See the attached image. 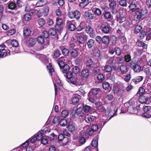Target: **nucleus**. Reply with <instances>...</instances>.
Returning <instances> with one entry per match:
<instances>
[{"label":"nucleus","mask_w":151,"mask_h":151,"mask_svg":"<svg viewBox=\"0 0 151 151\" xmlns=\"http://www.w3.org/2000/svg\"><path fill=\"white\" fill-rule=\"evenodd\" d=\"M99 126L97 124H93L91 127L89 125L86 126L84 128V130L90 136L92 135L94 133L96 132L99 128Z\"/></svg>","instance_id":"f257e3e1"},{"label":"nucleus","mask_w":151,"mask_h":151,"mask_svg":"<svg viewBox=\"0 0 151 151\" xmlns=\"http://www.w3.org/2000/svg\"><path fill=\"white\" fill-rule=\"evenodd\" d=\"M147 13V10L145 9L137 10L135 12V16L136 20H139L144 19Z\"/></svg>","instance_id":"f03ea898"},{"label":"nucleus","mask_w":151,"mask_h":151,"mask_svg":"<svg viewBox=\"0 0 151 151\" xmlns=\"http://www.w3.org/2000/svg\"><path fill=\"white\" fill-rule=\"evenodd\" d=\"M6 48L4 44L0 45V58H4L6 57L8 54L10 55V50Z\"/></svg>","instance_id":"7ed1b4c3"},{"label":"nucleus","mask_w":151,"mask_h":151,"mask_svg":"<svg viewBox=\"0 0 151 151\" xmlns=\"http://www.w3.org/2000/svg\"><path fill=\"white\" fill-rule=\"evenodd\" d=\"M130 67L135 72H139L142 70V67L139 65L137 62L132 60L130 63Z\"/></svg>","instance_id":"20e7f679"},{"label":"nucleus","mask_w":151,"mask_h":151,"mask_svg":"<svg viewBox=\"0 0 151 151\" xmlns=\"http://www.w3.org/2000/svg\"><path fill=\"white\" fill-rule=\"evenodd\" d=\"M109 7L113 14H115L117 12V10L116 8V1L115 0H109Z\"/></svg>","instance_id":"39448f33"},{"label":"nucleus","mask_w":151,"mask_h":151,"mask_svg":"<svg viewBox=\"0 0 151 151\" xmlns=\"http://www.w3.org/2000/svg\"><path fill=\"white\" fill-rule=\"evenodd\" d=\"M144 113L142 114L143 116L147 118L151 117V106H146L143 108Z\"/></svg>","instance_id":"423d86ee"},{"label":"nucleus","mask_w":151,"mask_h":151,"mask_svg":"<svg viewBox=\"0 0 151 151\" xmlns=\"http://www.w3.org/2000/svg\"><path fill=\"white\" fill-rule=\"evenodd\" d=\"M108 52L111 55H113L115 52L116 54L118 56H120L121 54L120 49L119 47L116 46L114 47H109Z\"/></svg>","instance_id":"0eeeda50"},{"label":"nucleus","mask_w":151,"mask_h":151,"mask_svg":"<svg viewBox=\"0 0 151 151\" xmlns=\"http://www.w3.org/2000/svg\"><path fill=\"white\" fill-rule=\"evenodd\" d=\"M56 24L55 26V29L57 30L60 31L62 30L64 26V24L61 19L58 18L56 19Z\"/></svg>","instance_id":"6e6552de"},{"label":"nucleus","mask_w":151,"mask_h":151,"mask_svg":"<svg viewBox=\"0 0 151 151\" xmlns=\"http://www.w3.org/2000/svg\"><path fill=\"white\" fill-rule=\"evenodd\" d=\"M81 14L79 11L76 10L71 12L69 13L68 17L71 19L75 18L77 20H78L80 17Z\"/></svg>","instance_id":"1a4fd4ad"},{"label":"nucleus","mask_w":151,"mask_h":151,"mask_svg":"<svg viewBox=\"0 0 151 151\" xmlns=\"http://www.w3.org/2000/svg\"><path fill=\"white\" fill-rule=\"evenodd\" d=\"M101 28L102 32L105 34H109L111 29V27L108 24H102Z\"/></svg>","instance_id":"9d476101"},{"label":"nucleus","mask_w":151,"mask_h":151,"mask_svg":"<svg viewBox=\"0 0 151 151\" xmlns=\"http://www.w3.org/2000/svg\"><path fill=\"white\" fill-rule=\"evenodd\" d=\"M88 36L84 33L79 36L77 38V40L79 44L83 45L88 38Z\"/></svg>","instance_id":"9b49d317"},{"label":"nucleus","mask_w":151,"mask_h":151,"mask_svg":"<svg viewBox=\"0 0 151 151\" xmlns=\"http://www.w3.org/2000/svg\"><path fill=\"white\" fill-rule=\"evenodd\" d=\"M86 32L89 34L91 38L94 37L95 34L93 32V29L89 25H88L85 27Z\"/></svg>","instance_id":"f8f14e48"},{"label":"nucleus","mask_w":151,"mask_h":151,"mask_svg":"<svg viewBox=\"0 0 151 151\" xmlns=\"http://www.w3.org/2000/svg\"><path fill=\"white\" fill-rule=\"evenodd\" d=\"M68 81H69V82L71 83L74 85H82L83 84V81H81V80H78L76 78L74 77H72L71 78L69 79Z\"/></svg>","instance_id":"ddd939ff"},{"label":"nucleus","mask_w":151,"mask_h":151,"mask_svg":"<svg viewBox=\"0 0 151 151\" xmlns=\"http://www.w3.org/2000/svg\"><path fill=\"white\" fill-rule=\"evenodd\" d=\"M96 42L95 40L92 39H89L86 43L88 48L91 49L94 47L96 45Z\"/></svg>","instance_id":"4468645a"},{"label":"nucleus","mask_w":151,"mask_h":151,"mask_svg":"<svg viewBox=\"0 0 151 151\" xmlns=\"http://www.w3.org/2000/svg\"><path fill=\"white\" fill-rule=\"evenodd\" d=\"M89 69L87 68L83 69L81 71V78H88L89 76Z\"/></svg>","instance_id":"2eb2a0df"},{"label":"nucleus","mask_w":151,"mask_h":151,"mask_svg":"<svg viewBox=\"0 0 151 151\" xmlns=\"http://www.w3.org/2000/svg\"><path fill=\"white\" fill-rule=\"evenodd\" d=\"M97 118L96 116L92 115H90L86 117L85 121L88 123L94 122L96 121Z\"/></svg>","instance_id":"dca6fc26"},{"label":"nucleus","mask_w":151,"mask_h":151,"mask_svg":"<svg viewBox=\"0 0 151 151\" xmlns=\"http://www.w3.org/2000/svg\"><path fill=\"white\" fill-rule=\"evenodd\" d=\"M102 86L104 90H107L108 92H110L111 90L112 85L108 82H104L102 84Z\"/></svg>","instance_id":"f3484780"},{"label":"nucleus","mask_w":151,"mask_h":151,"mask_svg":"<svg viewBox=\"0 0 151 151\" xmlns=\"http://www.w3.org/2000/svg\"><path fill=\"white\" fill-rule=\"evenodd\" d=\"M67 27L68 29L71 31H73L76 29V26L71 21H69L67 22Z\"/></svg>","instance_id":"a211bd4d"},{"label":"nucleus","mask_w":151,"mask_h":151,"mask_svg":"<svg viewBox=\"0 0 151 151\" xmlns=\"http://www.w3.org/2000/svg\"><path fill=\"white\" fill-rule=\"evenodd\" d=\"M94 62L91 58L87 60L86 63V67L88 68V69H90L93 68L94 67Z\"/></svg>","instance_id":"6ab92c4d"},{"label":"nucleus","mask_w":151,"mask_h":151,"mask_svg":"<svg viewBox=\"0 0 151 151\" xmlns=\"http://www.w3.org/2000/svg\"><path fill=\"white\" fill-rule=\"evenodd\" d=\"M100 91L101 90L99 88H93L90 90L88 93L95 96H96L99 93Z\"/></svg>","instance_id":"aec40b11"},{"label":"nucleus","mask_w":151,"mask_h":151,"mask_svg":"<svg viewBox=\"0 0 151 151\" xmlns=\"http://www.w3.org/2000/svg\"><path fill=\"white\" fill-rule=\"evenodd\" d=\"M45 132V131L41 130L38 132L36 134H35L36 138L37 139V140L39 141L41 140L43 137V135Z\"/></svg>","instance_id":"412c9836"},{"label":"nucleus","mask_w":151,"mask_h":151,"mask_svg":"<svg viewBox=\"0 0 151 151\" xmlns=\"http://www.w3.org/2000/svg\"><path fill=\"white\" fill-rule=\"evenodd\" d=\"M101 43L108 45L109 43L110 38L109 36L104 35L102 37Z\"/></svg>","instance_id":"4be33fe9"},{"label":"nucleus","mask_w":151,"mask_h":151,"mask_svg":"<svg viewBox=\"0 0 151 151\" xmlns=\"http://www.w3.org/2000/svg\"><path fill=\"white\" fill-rule=\"evenodd\" d=\"M142 70L145 73L147 78H150L151 77V71L149 67L143 68Z\"/></svg>","instance_id":"5701e85b"},{"label":"nucleus","mask_w":151,"mask_h":151,"mask_svg":"<svg viewBox=\"0 0 151 151\" xmlns=\"http://www.w3.org/2000/svg\"><path fill=\"white\" fill-rule=\"evenodd\" d=\"M103 14L104 17L106 19L110 20L113 19V16L111 15L110 12H105L103 13Z\"/></svg>","instance_id":"b1692460"},{"label":"nucleus","mask_w":151,"mask_h":151,"mask_svg":"<svg viewBox=\"0 0 151 151\" xmlns=\"http://www.w3.org/2000/svg\"><path fill=\"white\" fill-rule=\"evenodd\" d=\"M84 15L87 19L90 20L93 19L94 18V14L88 11L85 12Z\"/></svg>","instance_id":"393cba45"},{"label":"nucleus","mask_w":151,"mask_h":151,"mask_svg":"<svg viewBox=\"0 0 151 151\" xmlns=\"http://www.w3.org/2000/svg\"><path fill=\"white\" fill-rule=\"evenodd\" d=\"M81 98V96L78 95L76 94L72 99V102L74 104H78L79 101V99Z\"/></svg>","instance_id":"a878e982"},{"label":"nucleus","mask_w":151,"mask_h":151,"mask_svg":"<svg viewBox=\"0 0 151 151\" xmlns=\"http://www.w3.org/2000/svg\"><path fill=\"white\" fill-rule=\"evenodd\" d=\"M128 7L130 10L133 12H135L136 10L139 9V8L135 3L130 5Z\"/></svg>","instance_id":"bb28decb"},{"label":"nucleus","mask_w":151,"mask_h":151,"mask_svg":"<svg viewBox=\"0 0 151 151\" xmlns=\"http://www.w3.org/2000/svg\"><path fill=\"white\" fill-rule=\"evenodd\" d=\"M119 70L121 72V74H123L127 72L128 69L127 66L125 65H122L119 67Z\"/></svg>","instance_id":"cd10ccee"},{"label":"nucleus","mask_w":151,"mask_h":151,"mask_svg":"<svg viewBox=\"0 0 151 151\" xmlns=\"http://www.w3.org/2000/svg\"><path fill=\"white\" fill-rule=\"evenodd\" d=\"M136 44L139 47H142L143 49H146L147 48V45L140 40H137L136 43Z\"/></svg>","instance_id":"c85d7f7f"},{"label":"nucleus","mask_w":151,"mask_h":151,"mask_svg":"<svg viewBox=\"0 0 151 151\" xmlns=\"http://www.w3.org/2000/svg\"><path fill=\"white\" fill-rule=\"evenodd\" d=\"M67 128L69 132H73L75 130L76 127L73 124L68 123Z\"/></svg>","instance_id":"c756f323"},{"label":"nucleus","mask_w":151,"mask_h":151,"mask_svg":"<svg viewBox=\"0 0 151 151\" xmlns=\"http://www.w3.org/2000/svg\"><path fill=\"white\" fill-rule=\"evenodd\" d=\"M92 73L95 76L98 75L99 74L101 73L100 67L99 66L95 67L93 70Z\"/></svg>","instance_id":"7c9ffc66"},{"label":"nucleus","mask_w":151,"mask_h":151,"mask_svg":"<svg viewBox=\"0 0 151 151\" xmlns=\"http://www.w3.org/2000/svg\"><path fill=\"white\" fill-rule=\"evenodd\" d=\"M86 26L83 22H81L79 25L76 27V30L77 31L80 32L85 28Z\"/></svg>","instance_id":"2f4dec72"},{"label":"nucleus","mask_w":151,"mask_h":151,"mask_svg":"<svg viewBox=\"0 0 151 151\" xmlns=\"http://www.w3.org/2000/svg\"><path fill=\"white\" fill-rule=\"evenodd\" d=\"M83 110V108L81 106L79 107L77 110L75 111V114L78 117L82 116V112Z\"/></svg>","instance_id":"473e14b6"},{"label":"nucleus","mask_w":151,"mask_h":151,"mask_svg":"<svg viewBox=\"0 0 151 151\" xmlns=\"http://www.w3.org/2000/svg\"><path fill=\"white\" fill-rule=\"evenodd\" d=\"M148 100V99L147 98L143 95L140 96L139 99V101L142 104L146 103Z\"/></svg>","instance_id":"72a5a7b5"},{"label":"nucleus","mask_w":151,"mask_h":151,"mask_svg":"<svg viewBox=\"0 0 151 151\" xmlns=\"http://www.w3.org/2000/svg\"><path fill=\"white\" fill-rule=\"evenodd\" d=\"M47 3L46 0H39L35 5L36 7H40L44 5Z\"/></svg>","instance_id":"f704fd0d"},{"label":"nucleus","mask_w":151,"mask_h":151,"mask_svg":"<svg viewBox=\"0 0 151 151\" xmlns=\"http://www.w3.org/2000/svg\"><path fill=\"white\" fill-rule=\"evenodd\" d=\"M112 71V67L111 66L107 65L104 67V72L108 73L109 74H111Z\"/></svg>","instance_id":"c9c22d12"},{"label":"nucleus","mask_w":151,"mask_h":151,"mask_svg":"<svg viewBox=\"0 0 151 151\" xmlns=\"http://www.w3.org/2000/svg\"><path fill=\"white\" fill-rule=\"evenodd\" d=\"M60 69L61 71L64 74L69 71L70 70L69 66L67 64H66L65 66H63L62 68H61Z\"/></svg>","instance_id":"e433bc0d"},{"label":"nucleus","mask_w":151,"mask_h":151,"mask_svg":"<svg viewBox=\"0 0 151 151\" xmlns=\"http://www.w3.org/2000/svg\"><path fill=\"white\" fill-rule=\"evenodd\" d=\"M48 138L49 139L53 142H56L57 141V136L55 135L54 133H52L50 135Z\"/></svg>","instance_id":"4c0bfd02"},{"label":"nucleus","mask_w":151,"mask_h":151,"mask_svg":"<svg viewBox=\"0 0 151 151\" xmlns=\"http://www.w3.org/2000/svg\"><path fill=\"white\" fill-rule=\"evenodd\" d=\"M71 56L73 58H76L78 56V52L77 50L75 49H72L70 52Z\"/></svg>","instance_id":"58836bf2"},{"label":"nucleus","mask_w":151,"mask_h":151,"mask_svg":"<svg viewBox=\"0 0 151 151\" xmlns=\"http://www.w3.org/2000/svg\"><path fill=\"white\" fill-rule=\"evenodd\" d=\"M92 10L94 14L97 16H100L102 13L101 10L98 8H95Z\"/></svg>","instance_id":"ea45409f"},{"label":"nucleus","mask_w":151,"mask_h":151,"mask_svg":"<svg viewBox=\"0 0 151 151\" xmlns=\"http://www.w3.org/2000/svg\"><path fill=\"white\" fill-rule=\"evenodd\" d=\"M146 40H149L151 39V29H148L146 31Z\"/></svg>","instance_id":"a19ab883"},{"label":"nucleus","mask_w":151,"mask_h":151,"mask_svg":"<svg viewBox=\"0 0 151 151\" xmlns=\"http://www.w3.org/2000/svg\"><path fill=\"white\" fill-rule=\"evenodd\" d=\"M73 73L69 71L64 74V76L67 79L68 81L73 77Z\"/></svg>","instance_id":"79ce46f5"},{"label":"nucleus","mask_w":151,"mask_h":151,"mask_svg":"<svg viewBox=\"0 0 151 151\" xmlns=\"http://www.w3.org/2000/svg\"><path fill=\"white\" fill-rule=\"evenodd\" d=\"M129 110L132 112H137L140 110V107L139 106L136 107L130 106L129 107Z\"/></svg>","instance_id":"37998d69"},{"label":"nucleus","mask_w":151,"mask_h":151,"mask_svg":"<svg viewBox=\"0 0 151 151\" xmlns=\"http://www.w3.org/2000/svg\"><path fill=\"white\" fill-rule=\"evenodd\" d=\"M47 68L48 70L50 75L51 76L52 74V72H54V70L52 68L51 64L49 63L48 65H47Z\"/></svg>","instance_id":"c03bdc74"},{"label":"nucleus","mask_w":151,"mask_h":151,"mask_svg":"<svg viewBox=\"0 0 151 151\" xmlns=\"http://www.w3.org/2000/svg\"><path fill=\"white\" fill-rule=\"evenodd\" d=\"M61 55L60 52L58 50H55L53 52L52 55L53 58H57L59 57Z\"/></svg>","instance_id":"a18cd8bd"},{"label":"nucleus","mask_w":151,"mask_h":151,"mask_svg":"<svg viewBox=\"0 0 151 151\" xmlns=\"http://www.w3.org/2000/svg\"><path fill=\"white\" fill-rule=\"evenodd\" d=\"M36 40L35 38H31L28 41L29 46L32 47L36 43Z\"/></svg>","instance_id":"49530a36"},{"label":"nucleus","mask_w":151,"mask_h":151,"mask_svg":"<svg viewBox=\"0 0 151 151\" xmlns=\"http://www.w3.org/2000/svg\"><path fill=\"white\" fill-rule=\"evenodd\" d=\"M86 139L84 137H81L78 139L79 144L78 145L80 146L83 145L86 142Z\"/></svg>","instance_id":"de8ad7c7"},{"label":"nucleus","mask_w":151,"mask_h":151,"mask_svg":"<svg viewBox=\"0 0 151 151\" xmlns=\"http://www.w3.org/2000/svg\"><path fill=\"white\" fill-rule=\"evenodd\" d=\"M72 71L73 73L75 74H78L80 72V69L78 66H75L72 68Z\"/></svg>","instance_id":"09e8293b"},{"label":"nucleus","mask_w":151,"mask_h":151,"mask_svg":"<svg viewBox=\"0 0 151 151\" xmlns=\"http://www.w3.org/2000/svg\"><path fill=\"white\" fill-rule=\"evenodd\" d=\"M81 107L83 108V110L86 113H88L89 112L90 110L91 109V107L87 105H85L84 106L83 104L81 105Z\"/></svg>","instance_id":"8fccbe9b"},{"label":"nucleus","mask_w":151,"mask_h":151,"mask_svg":"<svg viewBox=\"0 0 151 151\" xmlns=\"http://www.w3.org/2000/svg\"><path fill=\"white\" fill-rule=\"evenodd\" d=\"M37 40L39 43L40 44L44 43L45 45V42L44 41V39L42 36H38L37 38Z\"/></svg>","instance_id":"3c124183"},{"label":"nucleus","mask_w":151,"mask_h":151,"mask_svg":"<svg viewBox=\"0 0 151 151\" xmlns=\"http://www.w3.org/2000/svg\"><path fill=\"white\" fill-rule=\"evenodd\" d=\"M97 78L100 82H102L105 79L104 75L101 73L98 74L97 76Z\"/></svg>","instance_id":"603ef678"},{"label":"nucleus","mask_w":151,"mask_h":151,"mask_svg":"<svg viewBox=\"0 0 151 151\" xmlns=\"http://www.w3.org/2000/svg\"><path fill=\"white\" fill-rule=\"evenodd\" d=\"M88 99L89 101L91 103H94L95 101V96H93L89 93L88 94Z\"/></svg>","instance_id":"864d4df0"},{"label":"nucleus","mask_w":151,"mask_h":151,"mask_svg":"<svg viewBox=\"0 0 151 151\" xmlns=\"http://www.w3.org/2000/svg\"><path fill=\"white\" fill-rule=\"evenodd\" d=\"M143 79V77L142 76H139L136 77L132 80V81L135 83L139 82L141 81Z\"/></svg>","instance_id":"5fc2aeb1"},{"label":"nucleus","mask_w":151,"mask_h":151,"mask_svg":"<svg viewBox=\"0 0 151 151\" xmlns=\"http://www.w3.org/2000/svg\"><path fill=\"white\" fill-rule=\"evenodd\" d=\"M31 31V30L28 28H26L23 31V35L24 36H28L30 35Z\"/></svg>","instance_id":"6e6d98bb"},{"label":"nucleus","mask_w":151,"mask_h":151,"mask_svg":"<svg viewBox=\"0 0 151 151\" xmlns=\"http://www.w3.org/2000/svg\"><path fill=\"white\" fill-rule=\"evenodd\" d=\"M142 29V27L139 25L136 26L134 28V32L135 34H137L140 32Z\"/></svg>","instance_id":"4d7b16f0"},{"label":"nucleus","mask_w":151,"mask_h":151,"mask_svg":"<svg viewBox=\"0 0 151 151\" xmlns=\"http://www.w3.org/2000/svg\"><path fill=\"white\" fill-rule=\"evenodd\" d=\"M119 4L123 7H126L127 6V1L126 0H120L119 1Z\"/></svg>","instance_id":"13d9d810"},{"label":"nucleus","mask_w":151,"mask_h":151,"mask_svg":"<svg viewBox=\"0 0 151 151\" xmlns=\"http://www.w3.org/2000/svg\"><path fill=\"white\" fill-rule=\"evenodd\" d=\"M64 139H68V138L66 137H65L63 134H60L57 137V141L58 140L60 142L62 141Z\"/></svg>","instance_id":"bf43d9fd"},{"label":"nucleus","mask_w":151,"mask_h":151,"mask_svg":"<svg viewBox=\"0 0 151 151\" xmlns=\"http://www.w3.org/2000/svg\"><path fill=\"white\" fill-rule=\"evenodd\" d=\"M8 7L9 9H13L17 7V5L15 3L12 2L9 4Z\"/></svg>","instance_id":"052dcab7"},{"label":"nucleus","mask_w":151,"mask_h":151,"mask_svg":"<svg viewBox=\"0 0 151 151\" xmlns=\"http://www.w3.org/2000/svg\"><path fill=\"white\" fill-rule=\"evenodd\" d=\"M89 3L88 1H81L80 2L79 6L81 8H83L86 6Z\"/></svg>","instance_id":"680f3d73"},{"label":"nucleus","mask_w":151,"mask_h":151,"mask_svg":"<svg viewBox=\"0 0 151 151\" xmlns=\"http://www.w3.org/2000/svg\"><path fill=\"white\" fill-rule=\"evenodd\" d=\"M117 20L119 21V22H123L125 20L124 16L122 14H120L119 16L117 17Z\"/></svg>","instance_id":"e2e57ef3"},{"label":"nucleus","mask_w":151,"mask_h":151,"mask_svg":"<svg viewBox=\"0 0 151 151\" xmlns=\"http://www.w3.org/2000/svg\"><path fill=\"white\" fill-rule=\"evenodd\" d=\"M56 30L55 28H52L50 29L48 31L49 35L52 36L55 35L56 33Z\"/></svg>","instance_id":"0e129e2a"},{"label":"nucleus","mask_w":151,"mask_h":151,"mask_svg":"<svg viewBox=\"0 0 151 151\" xmlns=\"http://www.w3.org/2000/svg\"><path fill=\"white\" fill-rule=\"evenodd\" d=\"M59 123L62 126H65L67 124V120L65 119H61Z\"/></svg>","instance_id":"69168bd1"},{"label":"nucleus","mask_w":151,"mask_h":151,"mask_svg":"<svg viewBox=\"0 0 151 151\" xmlns=\"http://www.w3.org/2000/svg\"><path fill=\"white\" fill-rule=\"evenodd\" d=\"M62 52L64 55L67 56L69 55V51L67 49L64 48L62 50Z\"/></svg>","instance_id":"338daca9"},{"label":"nucleus","mask_w":151,"mask_h":151,"mask_svg":"<svg viewBox=\"0 0 151 151\" xmlns=\"http://www.w3.org/2000/svg\"><path fill=\"white\" fill-rule=\"evenodd\" d=\"M11 43L13 47H17L19 45L17 41L15 40H13L11 41Z\"/></svg>","instance_id":"774afa93"}]
</instances>
